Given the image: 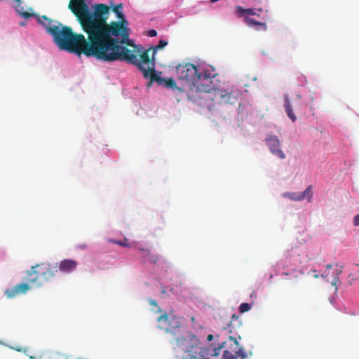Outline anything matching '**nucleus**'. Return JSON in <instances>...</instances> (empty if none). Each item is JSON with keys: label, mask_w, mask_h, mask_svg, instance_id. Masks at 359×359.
Masks as SVG:
<instances>
[{"label": "nucleus", "mask_w": 359, "mask_h": 359, "mask_svg": "<svg viewBox=\"0 0 359 359\" xmlns=\"http://www.w3.org/2000/svg\"><path fill=\"white\" fill-rule=\"evenodd\" d=\"M339 273H341V270H340V271H337V275H338Z\"/></svg>", "instance_id": "obj_38"}, {"label": "nucleus", "mask_w": 359, "mask_h": 359, "mask_svg": "<svg viewBox=\"0 0 359 359\" xmlns=\"http://www.w3.org/2000/svg\"><path fill=\"white\" fill-rule=\"evenodd\" d=\"M168 44V41L165 40L158 41V50L163 48Z\"/></svg>", "instance_id": "obj_26"}, {"label": "nucleus", "mask_w": 359, "mask_h": 359, "mask_svg": "<svg viewBox=\"0 0 359 359\" xmlns=\"http://www.w3.org/2000/svg\"><path fill=\"white\" fill-rule=\"evenodd\" d=\"M82 4L86 8L88 18L95 23L98 27L100 48L104 58V62L124 61L135 65L141 71L145 79H149L146 86L150 88L152 83L157 81V72L155 70L154 55L157 51V46L147 50H129L123 44H129L128 22L125 19L123 12L117 8H112L116 14L118 22L107 23L109 14V6L104 4L94 5L91 11L85 0Z\"/></svg>", "instance_id": "obj_1"}, {"label": "nucleus", "mask_w": 359, "mask_h": 359, "mask_svg": "<svg viewBox=\"0 0 359 359\" xmlns=\"http://www.w3.org/2000/svg\"><path fill=\"white\" fill-rule=\"evenodd\" d=\"M200 74V80L199 81H201L200 83H205V84H209L212 85V81L209 80L210 79H212L215 76V74H213L210 70L209 69H201L199 67V74Z\"/></svg>", "instance_id": "obj_14"}, {"label": "nucleus", "mask_w": 359, "mask_h": 359, "mask_svg": "<svg viewBox=\"0 0 359 359\" xmlns=\"http://www.w3.org/2000/svg\"><path fill=\"white\" fill-rule=\"evenodd\" d=\"M19 25H20V26L23 27V26H25L26 22H20Z\"/></svg>", "instance_id": "obj_35"}, {"label": "nucleus", "mask_w": 359, "mask_h": 359, "mask_svg": "<svg viewBox=\"0 0 359 359\" xmlns=\"http://www.w3.org/2000/svg\"><path fill=\"white\" fill-rule=\"evenodd\" d=\"M284 196L293 201H302L305 198H308L309 201H311L312 198V187L309 186L303 192L285 193Z\"/></svg>", "instance_id": "obj_10"}, {"label": "nucleus", "mask_w": 359, "mask_h": 359, "mask_svg": "<svg viewBox=\"0 0 359 359\" xmlns=\"http://www.w3.org/2000/svg\"><path fill=\"white\" fill-rule=\"evenodd\" d=\"M109 241L110 243L118 245L120 246H123L126 248H130L131 245L128 243V241L127 238H124L123 241H116L114 239H109Z\"/></svg>", "instance_id": "obj_20"}, {"label": "nucleus", "mask_w": 359, "mask_h": 359, "mask_svg": "<svg viewBox=\"0 0 359 359\" xmlns=\"http://www.w3.org/2000/svg\"><path fill=\"white\" fill-rule=\"evenodd\" d=\"M149 303L151 305H156V301L155 300H153V299H149Z\"/></svg>", "instance_id": "obj_33"}, {"label": "nucleus", "mask_w": 359, "mask_h": 359, "mask_svg": "<svg viewBox=\"0 0 359 359\" xmlns=\"http://www.w3.org/2000/svg\"><path fill=\"white\" fill-rule=\"evenodd\" d=\"M223 359H237L236 354L233 355L231 351L226 350L223 353Z\"/></svg>", "instance_id": "obj_23"}, {"label": "nucleus", "mask_w": 359, "mask_h": 359, "mask_svg": "<svg viewBox=\"0 0 359 359\" xmlns=\"http://www.w3.org/2000/svg\"><path fill=\"white\" fill-rule=\"evenodd\" d=\"M266 142L270 151L280 159L285 158V154L280 148V142L276 135H269L266 138Z\"/></svg>", "instance_id": "obj_8"}, {"label": "nucleus", "mask_w": 359, "mask_h": 359, "mask_svg": "<svg viewBox=\"0 0 359 359\" xmlns=\"http://www.w3.org/2000/svg\"><path fill=\"white\" fill-rule=\"evenodd\" d=\"M209 91H203L207 94V98L212 100L214 104H233L235 97L232 96V91L226 89H220L213 85H210Z\"/></svg>", "instance_id": "obj_6"}, {"label": "nucleus", "mask_w": 359, "mask_h": 359, "mask_svg": "<svg viewBox=\"0 0 359 359\" xmlns=\"http://www.w3.org/2000/svg\"><path fill=\"white\" fill-rule=\"evenodd\" d=\"M284 107L287 116L291 119L292 122L296 121L297 116L294 115L293 112L292 103L287 95H285L284 96Z\"/></svg>", "instance_id": "obj_16"}, {"label": "nucleus", "mask_w": 359, "mask_h": 359, "mask_svg": "<svg viewBox=\"0 0 359 359\" xmlns=\"http://www.w3.org/2000/svg\"><path fill=\"white\" fill-rule=\"evenodd\" d=\"M77 266V262L72 259H64L59 266L60 271L63 272H71L74 271Z\"/></svg>", "instance_id": "obj_15"}, {"label": "nucleus", "mask_w": 359, "mask_h": 359, "mask_svg": "<svg viewBox=\"0 0 359 359\" xmlns=\"http://www.w3.org/2000/svg\"><path fill=\"white\" fill-rule=\"evenodd\" d=\"M161 72H158V85L166 87L167 88L177 89L179 91L182 92L185 90L184 87H177L175 80L172 78L164 79L160 76Z\"/></svg>", "instance_id": "obj_13"}, {"label": "nucleus", "mask_w": 359, "mask_h": 359, "mask_svg": "<svg viewBox=\"0 0 359 359\" xmlns=\"http://www.w3.org/2000/svg\"><path fill=\"white\" fill-rule=\"evenodd\" d=\"M311 101H312V102H313V100H314V97H311Z\"/></svg>", "instance_id": "obj_41"}, {"label": "nucleus", "mask_w": 359, "mask_h": 359, "mask_svg": "<svg viewBox=\"0 0 359 359\" xmlns=\"http://www.w3.org/2000/svg\"><path fill=\"white\" fill-rule=\"evenodd\" d=\"M332 267V264H327V265L326 266V268H327V269H331Z\"/></svg>", "instance_id": "obj_36"}, {"label": "nucleus", "mask_w": 359, "mask_h": 359, "mask_svg": "<svg viewBox=\"0 0 359 359\" xmlns=\"http://www.w3.org/2000/svg\"><path fill=\"white\" fill-rule=\"evenodd\" d=\"M353 224L355 226H359V214L354 217V218H353Z\"/></svg>", "instance_id": "obj_29"}, {"label": "nucleus", "mask_w": 359, "mask_h": 359, "mask_svg": "<svg viewBox=\"0 0 359 359\" xmlns=\"http://www.w3.org/2000/svg\"><path fill=\"white\" fill-rule=\"evenodd\" d=\"M112 5H113V3H112V1H111V2H110V6H112Z\"/></svg>", "instance_id": "obj_43"}, {"label": "nucleus", "mask_w": 359, "mask_h": 359, "mask_svg": "<svg viewBox=\"0 0 359 359\" xmlns=\"http://www.w3.org/2000/svg\"><path fill=\"white\" fill-rule=\"evenodd\" d=\"M243 22L250 27H253L257 31L265 32L267 30V25L265 22H262L255 20V19L250 18L249 16H245Z\"/></svg>", "instance_id": "obj_11"}, {"label": "nucleus", "mask_w": 359, "mask_h": 359, "mask_svg": "<svg viewBox=\"0 0 359 359\" xmlns=\"http://www.w3.org/2000/svg\"><path fill=\"white\" fill-rule=\"evenodd\" d=\"M238 320V317L236 316V314H233L232 316H231V321L233 320Z\"/></svg>", "instance_id": "obj_34"}, {"label": "nucleus", "mask_w": 359, "mask_h": 359, "mask_svg": "<svg viewBox=\"0 0 359 359\" xmlns=\"http://www.w3.org/2000/svg\"><path fill=\"white\" fill-rule=\"evenodd\" d=\"M314 277H315L316 278H318V274H315Z\"/></svg>", "instance_id": "obj_40"}, {"label": "nucleus", "mask_w": 359, "mask_h": 359, "mask_svg": "<svg viewBox=\"0 0 359 359\" xmlns=\"http://www.w3.org/2000/svg\"><path fill=\"white\" fill-rule=\"evenodd\" d=\"M236 358L239 357L241 359L247 358V354L245 352V350L243 347H241L238 348V351H236Z\"/></svg>", "instance_id": "obj_22"}, {"label": "nucleus", "mask_w": 359, "mask_h": 359, "mask_svg": "<svg viewBox=\"0 0 359 359\" xmlns=\"http://www.w3.org/2000/svg\"><path fill=\"white\" fill-rule=\"evenodd\" d=\"M191 321L192 322V323H195V318L194 316L191 318Z\"/></svg>", "instance_id": "obj_37"}, {"label": "nucleus", "mask_w": 359, "mask_h": 359, "mask_svg": "<svg viewBox=\"0 0 359 359\" xmlns=\"http://www.w3.org/2000/svg\"><path fill=\"white\" fill-rule=\"evenodd\" d=\"M255 294V292H252V293L251 294V297Z\"/></svg>", "instance_id": "obj_44"}, {"label": "nucleus", "mask_w": 359, "mask_h": 359, "mask_svg": "<svg viewBox=\"0 0 359 359\" xmlns=\"http://www.w3.org/2000/svg\"><path fill=\"white\" fill-rule=\"evenodd\" d=\"M158 329L163 330L165 332H172L175 329L181 326V322L179 317L174 315L172 311L169 313H163L162 310L158 308Z\"/></svg>", "instance_id": "obj_7"}, {"label": "nucleus", "mask_w": 359, "mask_h": 359, "mask_svg": "<svg viewBox=\"0 0 359 359\" xmlns=\"http://www.w3.org/2000/svg\"><path fill=\"white\" fill-rule=\"evenodd\" d=\"M199 67L191 63L180 64L176 67V75L178 81L182 82L184 88L189 90L188 97L189 99H201L199 93L209 91V84L198 83L200 80Z\"/></svg>", "instance_id": "obj_3"}, {"label": "nucleus", "mask_w": 359, "mask_h": 359, "mask_svg": "<svg viewBox=\"0 0 359 359\" xmlns=\"http://www.w3.org/2000/svg\"><path fill=\"white\" fill-rule=\"evenodd\" d=\"M339 282V277L336 276L334 278V279L332 282V285L336 286Z\"/></svg>", "instance_id": "obj_30"}, {"label": "nucleus", "mask_w": 359, "mask_h": 359, "mask_svg": "<svg viewBox=\"0 0 359 359\" xmlns=\"http://www.w3.org/2000/svg\"><path fill=\"white\" fill-rule=\"evenodd\" d=\"M138 255L143 259L144 262H151V263L156 262V261L153 258L151 257L150 252L149 250L139 249Z\"/></svg>", "instance_id": "obj_19"}, {"label": "nucleus", "mask_w": 359, "mask_h": 359, "mask_svg": "<svg viewBox=\"0 0 359 359\" xmlns=\"http://www.w3.org/2000/svg\"><path fill=\"white\" fill-rule=\"evenodd\" d=\"M30 289L29 283H23L15 285L11 288L5 290V294L8 298H13L15 296L26 293Z\"/></svg>", "instance_id": "obj_9"}, {"label": "nucleus", "mask_w": 359, "mask_h": 359, "mask_svg": "<svg viewBox=\"0 0 359 359\" xmlns=\"http://www.w3.org/2000/svg\"><path fill=\"white\" fill-rule=\"evenodd\" d=\"M225 344H226V342H223L220 346L216 347L214 348L215 355H217L219 354L221 348L224 347Z\"/></svg>", "instance_id": "obj_27"}, {"label": "nucleus", "mask_w": 359, "mask_h": 359, "mask_svg": "<svg viewBox=\"0 0 359 359\" xmlns=\"http://www.w3.org/2000/svg\"><path fill=\"white\" fill-rule=\"evenodd\" d=\"M29 359H35V358H34V357H33V356H30V357H29Z\"/></svg>", "instance_id": "obj_42"}, {"label": "nucleus", "mask_w": 359, "mask_h": 359, "mask_svg": "<svg viewBox=\"0 0 359 359\" xmlns=\"http://www.w3.org/2000/svg\"><path fill=\"white\" fill-rule=\"evenodd\" d=\"M339 273H341V270H340V271H337V275H338Z\"/></svg>", "instance_id": "obj_39"}, {"label": "nucleus", "mask_w": 359, "mask_h": 359, "mask_svg": "<svg viewBox=\"0 0 359 359\" xmlns=\"http://www.w3.org/2000/svg\"><path fill=\"white\" fill-rule=\"evenodd\" d=\"M252 308V305L248 303H242L239 306V311L241 313H245L250 311Z\"/></svg>", "instance_id": "obj_21"}, {"label": "nucleus", "mask_w": 359, "mask_h": 359, "mask_svg": "<svg viewBox=\"0 0 359 359\" xmlns=\"http://www.w3.org/2000/svg\"><path fill=\"white\" fill-rule=\"evenodd\" d=\"M57 271V266L45 262L36 264L25 272V280L29 284L40 287L43 282L50 280Z\"/></svg>", "instance_id": "obj_4"}, {"label": "nucleus", "mask_w": 359, "mask_h": 359, "mask_svg": "<svg viewBox=\"0 0 359 359\" xmlns=\"http://www.w3.org/2000/svg\"><path fill=\"white\" fill-rule=\"evenodd\" d=\"M228 339L231 341L232 342H233V345L235 346V348L233 349V351H236V349L238 348V346H239V343L236 339V337H233V336H229L228 337Z\"/></svg>", "instance_id": "obj_24"}, {"label": "nucleus", "mask_w": 359, "mask_h": 359, "mask_svg": "<svg viewBox=\"0 0 359 359\" xmlns=\"http://www.w3.org/2000/svg\"><path fill=\"white\" fill-rule=\"evenodd\" d=\"M113 8H117L118 10L121 11V8H123V4H118V5L114 6Z\"/></svg>", "instance_id": "obj_31"}, {"label": "nucleus", "mask_w": 359, "mask_h": 359, "mask_svg": "<svg viewBox=\"0 0 359 359\" xmlns=\"http://www.w3.org/2000/svg\"><path fill=\"white\" fill-rule=\"evenodd\" d=\"M68 8L76 17L88 38L86 39L82 34L74 33L70 27L63 25L59 22L55 27L50 29V35L55 43L61 50L79 55L83 54L86 57H93L97 60L104 62L100 48L98 27L88 18L82 0H71Z\"/></svg>", "instance_id": "obj_2"}, {"label": "nucleus", "mask_w": 359, "mask_h": 359, "mask_svg": "<svg viewBox=\"0 0 359 359\" xmlns=\"http://www.w3.org/2000/svg\"><path fill=\"white\" fill-rule=\"evenodd\" d=\"M296 97H297V100H294V106L296 108H298L299 107H300V106H301V102H300V100L302 99V96H301V95H299V94H297Z\"/></svg>", "instance_id": "obj_25"}, {"label": "nucleus", "mask_w": 359, "mask_h": 359, "mask_svg": "<svg viewBox=\"0 0 359 359\" xmlns=\"http://www.w3.org/2000/svg\"><path fill=\"white\" fill-rule=\"evenodd\" d=\"M177 342L179 346L189 353V359H209L205 358L208 353V348L201 346V341L195 334L189 333L177 338Z\"/></svg>", "instance_id": "obj_5"}, {"label": "nucleus", "mask_w": 359, "mask_h": 359, "mask_svg": "<svg viewBox=\"0 0 359 359\" xmlns=\"http://www.w3.org/2000/svg\"><path fill=\"white\" fill-rule=\"evenodd\" d=\"M235 13L239 18H243L248 15H257L254 8H244L241 6H237L235 9Z\"/></svg>", "instance_id": "obj_17"}, {"label": "nucleus", "mask_w": 359, "mask_h": 359, "mask_svg": "<svg viewBox=\"0 0 359 359\" xmlns=\"http://www.w3.org/2000/svg\"><path fill=\"white\" fill-rule=\"evenodd\" d=\"M213 337H213V335H212V334H209V335L208 336V337H207V340H208V341H212V340Z\"/></svg>", "instance_id": "obj_32"}, {"label": "nucleus", "mask_w": 359, "mask_h": 359, "mask_svg": "<svg viewBox=\"0 0 359 359\" xmlns=\"http://www.w3.org/2000/svg\"><path fill=\"white\" fill-rule=\"evenodd\" d=\"M36 18L37 22L43 26L46 32L50 34V29L54 27L59 23L57 21H53L51 19L47 18L46 15L39 16L37 14L34 16Z\"/></svg>", "instance_id": "obj_12"}, {"label": "nucleus", "mask_w": 359, "mask_h": 359, "mask_svg": "<svg viewBox=\"0 0 359 359\" xmlns=\"http://www.w3.org/2000/svg\"><path fill=\"white\" fill-rule=\"evenodd\" d=\"M157 35V32L155 29H150L147 32V36L154 37Z\"/></svg>", "instance_id": "obj_28"}, {"label": "nucleus", "mask_w": 359, "mask_h": 359, "mask_svg": "<svg viewBox=\"0 0 359 359\" xmlns=\"http://www.w3.org/2000/svg\"><path fill=\"white\" fill-rule=\"evenodd\" d=\"M17 5L15 6V11L18 13V15L25 19H27L30 17H33L36 15L34 13H29L24 11L23 6H21V0H14Z\"/></svg>", "instance_id": "obj_18"}]
</instances>
